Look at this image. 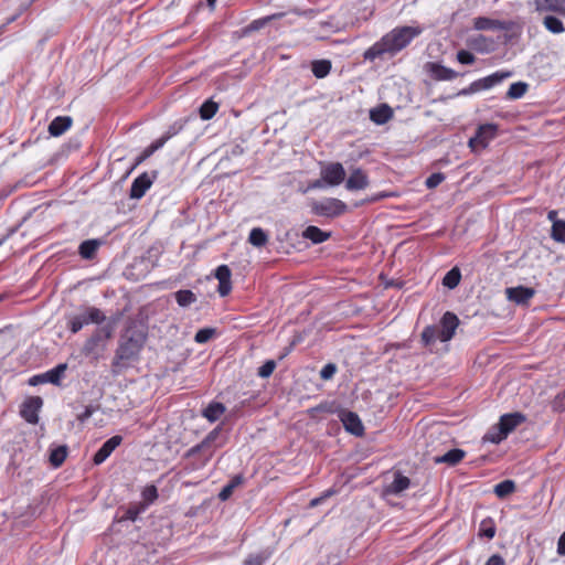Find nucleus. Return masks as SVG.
I'll use <instances>...</instances> for the list:
<instances>
[{
  "label": "nucleus",
  "mask_w": 565,
  "mask_h": 565,
  "mask_svg": "<svg viewBox=\"0 0 565 565\" xmlns=\"http://www.w3.org/2000/svg\"><path fill=\"white\" fill-rule=\"evenodd\" d=\"M422 32L423 29L420 26H397L369 47L363 56L365 60L373 62L384 54L394 55L405 49Z\"/></svg>",
  "instance_id": "f257e3e1"
},
{
  "label": "nucleus",
  "mask_w": 565,
  "mask_h": 565,
  "mask_svg": "<svg viewBox=\"0 0 565 565\" xmlns=\"http://www.w3.org/2000/svg\"><path fill=\"white\" fill-rule=\"evenodd\" d=\"M145 343V335L130 329L121 335L115 352L113 366H121L125 362L135 360Z\"/></svg>",
  "instance_id": "f03ea898"
},
{
  "label": "nucleus",
  "mask_w": 565,
  "mask_h": 565,
  "mask_svg": "<svg viewBox=\"0 0 565 565\" xmlns=\"http://www.w3.org/2000/svg\"><path fill=\"white\" fill-rule=\"evenodd\" d=\"M114 330V322L96 328L92 335L85 341L82 353L85 356L98 360L106 350L107 342L113 338Z\"/></svg>",
  "instance_id": "7ed1b4c3"
},
{
  "label": "nucleus",
  "mask_w": 565,
  "mask_h": 565,
  "mask_svg": "<svg viewBox=\"0 0 565 565\" xmlns=\"http://www.w3.org/2000/svg\"><path fill=\"white\" fill-rule=\"evenodd\" d=\"M106 320V316L102 310L95 307H83L81 311L68 318V329L73 333H77L84 326L89 323L100 324Z\"/></svg>",
  "instance_id": "20e7f679"
},
{
  "label": "nucleus",
  "mask_w": 565,
  "mask_h": 565,
  "mask_svg": "<svg viewBox=\"0 0 565 565\" xmlns=\"http://www.w3.org/2000/svg\"><path fill=\"white\" fill-rule=\"evenodd\" d=\"M511 76H512V72H510V71L495 72L489 76H486L483 78L472 82L468 87L462 88L457 95L466 96V95H471V94L478 93L480 90L490 89L493 86L500 84L505 78H509Z\"/></svg>",
  "instance_id": "39448f33"
},
{
  "label": "nucleus",
  "mask_w": 565,
  "mask_h": 565,
  "mask_svg": "<svg viewBox=\"0 0 565 565\" xmlns=\"http://www.w3.org/2000/svg\"><path fill=\"white\" fill-rule=\"evenodd\" d=\"M218 435H220V428H214L205 436V438L200 444L191 447L185 452V457L191 458V457H194L195 455L202 454L204 457V463H205L206 461H209L212 458V456L216 449V446L214 445V443L217 439Z\"/></svg>",
  "instance_id": "423d86ee"
},
{
  "label": "nucleus",
  "mask_w": 565,
  "mask_h": 565,
  "mask_svg": "<svg viewBox=\"0 0 565 565\" xmlns=\"http://www.w3.org/2000/svg\"><path fill=\"white\" fill-rule=\"evenodd\" d=\"M347 204L339 199L330 198L315 203L312 210L317 215L335 217L347 211Z\"/></svg>",
  "instance_id": "0eeeda50"
},
{
  "label": "nucleus",
  "mask_w": 565,
  "mask_h": 565,
  "mask_svg": "<svg viewBox=\"0 0 565 565\" xmlns=\"http://www.w3.org/2000/svg\"><path fill=\"white\" fill-rule=\"evenodd\" d=\"M497 126L493 124H484L478 127L476 135L469 139V147L472 150L483 149L489 141L495 137Z\"/></svg>",
  "instance_id": "6e6552de"
},
{
  "label": "nucleus",
  "mask_w": 565,
  "mask_h": 565,
  "mask_svg": "<svg viewBox=\"0 0 565 565\" xmlns=\"http://www.w3.org/2000/svg\"><path fill=\"white\" fill-rule=\"evenodd\" d=\"M67 370L66 363L57 364L55 367L49 370L45 373L34 375L30 379V385H38L42 383H51L56 386L61 385V381L65 375V371Z\"/></svg>",
  "instance_id": "1a4fd4ad"
},
{
  "label": "nucleus",
  "mask_w": 565,
  "mask_h": 565,
  "mask_svg": "<svg viewBox=\"0 0 565 565\" xmlns=\"http://www.w3.org/2000/svg\"><path fill=\"white\" fill-rule=\"evenodd\" d=\"M459 326L458 317L450 311L444 313L440 319V329H438V340L447 342L455 335L456 329Z\"/></svg>",
  "instance_id": "9d476101"
},
{
  "label": "nucleus",
  "mask_w": 565,
  "mask_h": 565,
  "mask_svg": "<svg viewBox=\"0 0 565 565\" xmlns=\"http://www.w3.org/2000/svg\"><path fill=\"white\" fill-rule=\"evenodd\" d=\"M156 178L157 171H153L152 175H149L147 172H143L139 177H137L130 186V198L136 200L141 199L147 192V190L151 186Z\"/></svg>",
  "instance_id": "9b49d317"
},
{
  "label": "nucleus",
  "mask_w": 565,
  "mask_h": 565,
  "mask_svg": "<svg viewBox=\"0 0 565 565\" xmlns=\"http://www.w3.org/2000/svg\"><path fill=\"white\" fill-rule=\"evenodd\" d=\"M43 405V401L40 396L29 397L21 406L20 415L30 424H36L39 422V411Z\"/></svg>",
  "instance_id": "f8f14e48"
},
{
  "label": "nucleus",
  "mask_w": 565,
  "mask_h": 565,
  "mask_svg": "<svg viewBox=\"0 0 565 565\" xmlns=\"http://www.w3.org/2000/svg\"><path fill=\"white\" fill-rule=\"evenodd\" d=\"M322 179L329 185H339L345 179V170L339 162L330 163L321 171Z\"/></svg>",
  "instance_id": "ddd939ff"
},
{
  "label": "nucleus",
  "mask_w": 565,
  "mask_h": 565,
  "mask_svg": "<svg viewBox=\"0 0 565 565\" xmlns=\"http://www.w3.org/2000/svg\"><path fill=\"white\" fill-rule=\"evenodd\" d=\"M472 22L473 29L477 31H508L511 29V24L509 22L491 19L488 17H477Z\"/></svg>",
  "instance_id": "4468645a"
},
{
  "label": "nucleus",
  "mask_w": 565,
  "mask_h": 565,
  "mask_svg": "<svg viewBox=\"0 0 565 565\" xmlns=\"http://www.w3.org/2000/svg\"><path fill=\"white\" fill-rule=\"evenodd\" d=\"M426 71L436 81H452L460 75L458 72L451 68L434 62L426 64Z\"/></svg>",
  "instance_id": "2eb2a0df"
},
{
  "label": "nucleus",
  "mask_w": 565,
  "mask_h": 565,
  "mask_svg": "<svg viewBox=\"0 0 565 565\" xmlns=\"http://www.w3.org/2000/svg\"><path fill=\"white\" fill-rule=\"evenodd\" d=\"M122 437L119 435L110 437L94 455L93 461L95 465L103 463L110 454L121 444Z\"/></svg>",
  "instance_id": "dca6fc26"
},
{
  "label": "nucleus",
  "mask_w": 565,
  "mask_h": 565,
  "mask_svg": "<svg viewBox=\"0 0 565 565\" xmlns=\"http://www.w3.org/2000/svg\"><path fill=\"white\" fill-rule=\"evenodd\" d=\"M369 183L367 174L361 168H355L347 179L345 188L349 191L364 190L369 186Z\"/></svg>",
  "instance_id": "f3484780"
},
{
  "label": "nucleus",
  "mask_w": 565,
  "mask_h": 565,
  "mask_svg": "<svg viewBox=\"0 0 565 565\" xmlns=\"http://www.w3.org/2000/svg\"><path fill=\"white\" fill-rule=\"evenodd\" d=\"M231 276L232 273L227 265H220L215 269V278L218 280L217 291L222 297L227 296L232 290Z\"/></svg>",
  "instance_id": "a211bd4d"
},
{
  "label": "nucleus",
  "mask_w": 565,
  "mask_h": 565,
  "mask_svg": "<svg viewBox=\"0 0 565 565\" xmlns=\"http://www.w3.org/2000/svg\"><path fill=\"white\" fill-rule=\"evenodd\" d=\"M525 420V416L521 413L505 414L500 417L499 426L501 428L500 434L507 436L513 431L520 424Z\"/></svg>",
  "instance_id": "6ab92c4d"
},
{
  "label": "nucleus",
  "mask_w": 565,
  "mask_h": 565,
  "mask_svg": "<svg viewBox=\"0 0 565 565\" xmlns=\"http://www.w3.org/2000/svg\"><path fill=\"white\" fill-rule=\"evenodd\" d=\"M341 420L347 431L352 435L360 437L364 434V426L358 414L353 412H345L343 413Z\"/></svg>",
  "instance_id": "aec40b11"
},
{
  "label": "nucleus",
  "mask_w": 565,
  "mask_h": 565,
  "mask_svg": "<svg viewBox=\"0 0 565 565\" xmlns=\"http://www.w3.org/2000/svg\"><path fill=\"white\" fill-rule=\"evenodd\" d=\"M533 6L536 12H555L565 17V0H534Z\"/></svg>",
  "instance_id": "412c9836"
},
{
  "label": "nucleus",
  "mask_w": 565,
  "mask_h": 565,
  "mask_svg": "<svg viewBox=\"0 0 565 565\" xmlns=\"http://www.w3.org/2000/svg\"><path fill=\"white\" fill-rule=\"evenodd\" d=\"M508 298L518 305L526 303L534 295L535 290L530 287L518 286L507 289Z\"/></svg>",
  "instance_id": "4be33fe9"
},
{
  "label": "nucleus",
  "mask_w": 565,
  "mask_h": 565,
  "mask_svg": "<svg viewBox=\"0 0 565 565\" xmlns=\"http://www.w3.org/2000/svg\"><path fill=\"white\" fill-rule=\"evenodd\" d=\"M466 456V452L462 449L454 448L443 456H436L433 458L435 463H446L450 467L458 465Z\"/></svg>",
  "instance_id": "5701e85b"
},
{
  "label": "nucleus",
  "mask_w": 565,
  "mask_h": 565,
  "mask_svg": "<svg viewBox=\"0 0 565 565\" xmlns=\"http://www.w3.org/2000/svg\"><path fill=\"white\" fill-rule=\"evenodd\" d=\"M468 44L479 53H490L494 49V42L482 34L469 39Z\"/></svg>",
  "instance_id": "b1692460"
},
{
  "label": "nucleus",
  "mask_w": 565,
  "mask_h": 565,
  "mask_svg": "<svg viewBox=\"0 0 565 565\" xmlns=\"http://www.w3.org/2000/svg\"><path fill=\"white\" fill-rule=\"evenodd\" d=\"M72 118L68 116H58L54 118L49 125V132L51 136L58 137L63 135L71 126Z\"/></svg>",
  "instance_id": "393cba45"
},
{
  "label": "nucleus",
  "mask_w": 565,
  "mask_h": 565,
  "mask_svg": "<svg viewBox=\"0 0 565 565\" xmlns=\"http://www.w3.org/2000/svg\"><path fill=\"white\" fill-rule=\"evenodd\" d=\"M392 117H393V110L386 104L380 105L379 107H376L370 111L371 120L377 125L386 124Z\"/></svg>",
  "instance_id": "a878e982"
},
{
  "label": "nucleus",
  "mask_w": 565,
  "mask_h": 565,
  "mask_svg": "<svg viewBox=\"0 0 565 565\" xmlns=\"http://www.w3.org/2000/svg\"><path fill=\"white\" fill-rule=\"evenodd\" d=\"M331 236L330 232H324L318 226L309 225L303 232L302 237L311 241L313 244L326 242Z\"/></svg>",
  "instance_id": "bb28decb"
},
{
  "label": "nucleus",
  "mask_w": 565,
  "mask_h": 565,
  "mask_svg": "<svg viewBox=\"0 0 565 565\" xmlns=\"http://www.w3.org/2000/svg\"><path fill=\"white\" fill-rule=\"evenodd\" d=\"M102 245L99 239H86L81 243L78 253L84 259H93Z\"/></svg>",
  "instance_id": "cd10ccee"
},
{
  "label": "nucleus",
  "mask_w": 565,
  "mask_h": 565,
  "mask_svg": "<svg viewBox=\"0 0 565 565\" xmlns=\"http://www.w3.org/2000/svg\"><path fill=\"white\" fill-rule=\"evenodd\" d=\"M411 486V480L408 477L403 476L402 473H395V478L393 482L386 488V492L390 494H399Z\"/></svg>",
  "instance_id": "c85d7f7f"
},
{
  "label": "nucleus",
  "mask_w": 565,
  "mask_h": 565,
  "mask_svg": "<svg viewBox=\"0 0 565 565\" xmlns=\"http://www.w3.org/2000/svg\"><path fill=\"white\" fill-rule=\"evenodd\" d=\"M243 482H244V477H243V475H236V476H234V477L230 480V482H228L226 486H224V487H223V489L220 491V493H218V499H220L221 501H226L227 499H230V498H231V495H232V493H233V491H234L237 487L242 486V484H243Z\"/></svg>",
  "instance_id": "c756f323"
},
{
  "label": "nucleus",
  "mask_w": 565,
  "mask_h": 565,
  "mask_svg": "<svg viewBox=\"0 0 565 565\" xmlns=\"http://www.w3.org/2000/svg\"><path fill=\"white\" fill-rule=\"evenodd\" d=\"M225 406L222 403L213 402L203 411V416L211 423L216 422L225 413Z\"/></svg>",
  "instance_id": "7c9ffc66"
},
{
  "label": "nucleus",
  "mask_w": 565,
  "mask_h": 565,
  "mask_svg": "<svg viewBox=\"0 0 565 565\" xmlns=\"http://www.w3.org/2000/svg\"><path fill=\"white\" fill-rule=\"evenodd\" d=\"M282 15H284V13H275L271 15H267V17L254 20L243 30V33L248 34L250 32L258 31V30L263 29L265 25H267L271 20L281 18Z\"/></svg>",
  "instance_id": "2f4dec72"
},
{
  "label": "nucleus",
  "mask_w": 565,
  "mask_h": 565,
  "mask_svg": "<svg viewBox=\"0 0 565 565\" xmlns=\"http://www.w3.org/2000/svg\"><path fill=\"white\" fill-rule=\"evenodd\" d=\"M329 60H316L311 63V71L317 78H324L331 71Z\"/></svg>",
  "instance_id": "473e14b6"
},
{
  "label": "nucleus",
  "mask_w": 565,
  "mask_h": 565,
  "mask_svg": "<svg viewBox=\"0 0 565 565\" xmlns=\"http://www.w3.org/2000/svg\"><path fill=\"white\" fill-rule=\"evenodd\" d=\"M248 242L256 247H263L268 242V235L260 227H254L249 232Z\"/></svg>",
  "instance_id": "72a5a7b5"
},
{
  "label": "nucleus",
  "mask_w": 565,
  "mask_h": 565,
  "mask_svg": "<svg viewBox=\"0 0 565 565\" xmlns=\"http://www.w3.org/2000/svg\"><path fill=\"white\" fill-rule=\"evenodd\" d=\"M543 25L553 34H559L565 31L563 22L554 15H546L543 19Z\"/></svg>",
  "instance_id": "f704fd0d"
},
{
  "label": "nucleus",
  "mask_w": 565,
  "mask_h": 565,
  "mask_svg": "<svg viewBox=\"0 0 565 565\" xmlns=\"http://www.w3.org/2000/svg\"><path fill=\"white\" fill-rule=\"evenodd\" d=\"M67 456V447L66 446H58L51 450L50 452V463L57 468L60 467L66 459Z\"/></svg>",
  "instance_id": "c9c22d12"
},
{
  "label": "nucleus",
  "mask_w": 565,
  "mask_h": 565,
  "mask_svg": "<svg viewBox=\"0 0 565 565\" xmlns=\"http://www.w3.org/2000/svg\"><path fill=\"white\" fill-rule=\"evenodd\" d=\"M461 279V273L459 268L454 267L443 278V285L449 289L456 288Z\"/></svg>",
  "instance_id": "e433bc0d"
},
{
  "label": "nucleus",
  "mask_w": 565,
  "mask_h": 565,
  "mask_svg": "<svg viewBox=\"0 0 565 565\" xmlns=\"http://www.w3.org/2000/svg\"><path fill=\"white\" fill-rule=\"evenodd\" d=\"M175 300L180 307H188L196 301V296L189 289H182L174 294Z\"/></svg>",
  "instance_id": "4c0bfd02"
},
{
  "label": "nucleus",
  "mask_w": 565,
  "mask_h": 565,
  "mask_svg": "<svg viewBox=\"0 0 565 565\" xmlns=\"http://www.w3.org/2000/svg\"><path fill=\"white\" fill-rule=\"evenodd\" d=\"M515 483L512 480H503L494 486V493L498 498L503 499L514 492Z\"/></svg>",
  "instance_id": "58836bf2"
},
{
  "label": "nucleus",
  "mask_w": 565,
  "mask_h": 565,
  "mask_svg": "<svg viewBox=\"0 0 565 565\" xmlns=\"http://www.w3.org/2000/svg\"><path fill=\"white\" fill-rule=\"evenodd\" d=\"M529 85L524 82H516L510 85L507 92V98L519 99L527 92Z\"/></svg>",
  "instance_id": "ea45409f"
},
{
  "label": "nucleus",
  "mask_w": 565,
  "mask_h": 565,
  "mask_svg": "<svg viewBox=\"0 0 565 565\" xmlns=\"http://www.w3.org/2000/svg\"><path fill=\"white\" fill-rule=\"evenodd\" d=\"M495 524L492 519L488 518L481 521L479 527V536L491 540L495 535Z\"/></svg>",
  "instance_id": "a19ab883"
},
{
  "label": "nucleus",
  "mask_w": 565,
  "mask_h": 565,
  "mask_svg": "<svg viewBox=\"0 0 565 565\" xmlns=\"http://www.w3.org/2000/svg\"><path fill=\"white\" fill-rule=\"evenodd\" d=\"M217 109H218V105L215 102L209 99V100L204 102L202 104V106L200 107V116L202 119L209 120L214 117Z\"/></svg>",
  "instance_id": "79ce46f5"
},
{
  "label": "nucleus",
  "mask_w": 565,
  "mask_h": 565,
  "mask_svg": "<svg viewBox=\"0 0 565 565\" xmlns=\"http://www.w3.org/2000/svg\"><path fill=\"white\" fill-rule=\"evenodd\" d=\"M551 236L556 242L565 243V221L556 220L553 222Z\"/></svg>",
  "instance_id": "37998d69"
},
{
  "label": "nucleus",
  "mask_w": 565,
  "mask_h": 565,
  "mask_svg": "<svg viewBox=\"0 0 565 565\" xmlns=\"http://www.w3.org/2000/svg\"><path fill=\"white\" fill-rule=\"evenodd\" d=\"M501 428L499 426V423L492 426L488 433L483 436V441H489L492 444H500L502 440L507 438V436H502L500 434Z\"/></svg>",
  "instance_id": "c03bdc74"
},
{
  "label": "nucleus",
  "mask_w": 565,
  "mask_h": 565,
  "mask_svg": "<svg viewBox=\"0 0 565 565\" xmlns=\"http://www.w3.org/2000/svg\"><path fill=\"white\" fill-rule=\"evenodd\" d=\"M438 328L435 326H427L422 332V341L425 345L434 343L438 339Z\"/></svg>",
  "instance_id": "a18cd8bd"
},
{
  "label": "nucleus",
  "mask_w": 565,
  "mask_h": 565,
  "mask_svg": "<svg viewBox=\"0 0 565 565\" xmlns=\"http://www.w3.org/2000/svg\"><path fill=\"white\" fill-rule=\"evenodd\" d=\"M141 497L143 499L142 504L150 505L158 499V489L154 484H149L143 488L141 492Z\"/></svg>",
  "instance_id": "49530a36"
},
{
  "label": "nucleus",
  "mask_w": 565,
  "mask_h": 565,
  "mask_svg": "<svg viewBox=\"0 0 565 565\" xmlns=\"http://www.w3.org/2000/svg\"><path fill=\"white\" fill-rule=\"evenodd\" d=\"M146 509H147V504H141V503H140V504H138V505H131V507H129V508L126 510V512H125V514H124V516H122V518H124L125 520H129V521H132V522H134V521H136V520H137V518L139 516V514H140L141 512H143Z\"/></svg>",
  "instance_id": "de8ad7c7"
},
{
  "label": "nucleus",
  "mask_w": 565,
  "mask_h": 565,
  "mask_svg": "<svg viewBox=\"0 0 565 565\" xmlns=\"http://www.w3.org/2000/svg\"><path fill=\"white\" fill-rule=\"evenodd\" d=\"M215 333V329L213 328H204L200 329L194 337L196 343H206L212 339Z\"/></svg>",
  "instance_id": "09e8293b"
},
{
  "label": "nucleus",
  "mask_w": 565,
  "mask_h": 565,
  "mask_svg": "<svg viewBox=\"0 0 565 565\" xmlns=\"http://www.w3.org/2000/svg\"><path fill=\"white\" fill-rule=\"evenodd\" d=\"M276 369V362L274 360L266 361L257 371V375L266 379L269 377Z\"/></svg>",
  "instance_id": "8fccbe9b"
},
{
  "label": "nucleus",
  "mask_w": 565,
  "mask_h": 565,
  "mask_svg": "<svg viewBox=\"0 0 565 565\" xmlns=\"http://www.w3.org/2000/svg\"><path fill=\"white\" fill-rule=\"evenodd\" d=\"M552 408L554 412H565V390L559 392L552 401Z\"/></svg>",
  "instance_id": "3c124183"
},
{
  "label": "nucleus",
  "mask_w": 565,
  "mask_h": 565,
  "mask_svg": "<svg viewBox=\"0 0 565 565\" xmlns=\"http://www.w3.org/2000/svg\"><path fill=\"white\" fill-rule=\"evenodd\" d=\"M267 559V555L265 553L249 554L244 559V565H264Z\"/></svg>",
  "instance_id": "603ef678"
},
{
  "label": "nucleus",
  "mask_w": 565,
  "mask_h": 565,
  "mask_svg": "<svg viewBox=\"0 0 565 565\" xmlns=\"http://www.w3.org/2000/svg\"><path fill=\"white\" fill-rule=\"evenodd\" d=\"M446 179L445 174L441 172H436L430 174L426 181L425 184L428 189H434L438 186L444 180Z\"/></svg>",
  "instance_id": "864d4df0"
},
{
  "label": "nucleus",
  "mask_w": 565,
  "mask_h": 565,
  "mask_svg": "<svg viewBox=\"0 0 565 565\" xmlns=\"http://www.w3.org/2000/svg\"><path fill=\"white\" fill-rule=\"evenodd\" d=\"M456 57L460 64H465V65L473 64L476 61V56L467 50L458 51Z\"/></svg>",
  "instance_id": "5fc2aeb1"
},
{
  "label": "nucleus",
  "mask_w": 565,
  "mask_h": 565,
  "mask_svg": "<svg viewBox=\"0 0 565 565\" xmlns=\"http://www.w3.org/2000/svg\"><path fill=\"white\" fill-rule=\"evenodd\" d=\"M337 372V366L333 363L326 364L321 371L320 376L322 380H330Z\"/></svg>",
  "instance_id": "6e6d98bb"
},
{
  "label": "nucleus",
  "mask_w": 565,
  "mask_h": 565,
  "mask_svg": "<svg viewBox=\"0 0 565 565\" xmlns=\"http://www.w3.org/2000/svg\"><path fill=\"white\" fill-rule=\"evenodd\" d=\"M97 408L98 407L94 405L85 406L84 412L77 415V419L81 423H85L97 411Z\"/></svg>",
  "instance_id": "4d7b16f0"
},
{
  "label": "nucleus",
  "mask_w": 565,
  "mask_h": 565,
  "mask_svg": "<svg viewBox=\"0 0 565 565\" xmlns=\"http://www.w3.org/2000/svg\"><path fill=\"white\" fill-rule=\"evenodd\" d=\"M484 565H505V562L501 555L494 554L489 557Z\"/></svg>",
  "instance_id": "13d9d810"
},
{
  "label": "nucleus",
  "mask_w": 565,
  "mask_h": 565,
  "mask_svg": "<svg viewBox=\"0 0 565 565\" xmlns=\"http://www.w3.org/2000/svg\"><path fill=\"white\" fill-rule=\"evenodd\" d=\"M557 554L559 556H565V532L562 533L557 541Z\"/></svg>",
  "instance_id": "bf43d9fd"
},
{
  "label": "nucleus",
  "mask_w": 565,
  "mask_h": 565,
  "mask_svg": "<svg viewBox=\"0 0 565 565\" xmlns=\"http://www.w3.org/2000/svg\"><path fill=\"white\" fill-rule=\"evenodd\" d=\"M171 136H172L171 134H168V135L157 139L156 141H153L152 145L156 147L157 150H159L170 139Z\"/></svg>",
  "instance_id": "052dcab7"
},
{
  "label": "nucleus",
  "mask_w": 565,
  "mask_h": 565,
  "mask_svg": "<svg viewBox=\"0 0 565 565\" xmlns=\"http://www.w3.org/2000/svg\"><path fill=\"white\" fill-rule=\"evenodd\" d=\"M149 157H151V153H150V152H148V150H147V149H145V150L142 151V153H141L139 157H137L136 162H135V164H134V168H136L137 166H139L141 162H143V161H145L146 159H148Z\"/></svg>",
  "instance_id": "680f3d73"
},
{
  "label": "nucleus",
  "mask_w": 565,
  "mask_h": 565,
  "mask_svg": "<svg viewBox=\"0 0 565 565\" xmlns=\"http://www.w3.org/2000/svg\"><path fill=\"white\" fill-rule=\"evenodd\" d=\"M329 494H330V493H329V492H327L324 495H321V497H319V498H315V499H312V500L310 501V507H311V508L317 507V505H318V504H320V502H321L324 498H327Z\"/></svg>",
  "instance_id": "e2e57ef3"
},
{
  "label": "nucleus",
  "mask_w": 565,
  "mask_h": 565,
  "mask_svg": "<svg viewBox=\"0 0 565 565\" xmlns=\"http://www.w3.org/2000/svg\"><path fill=\"white\" fill-rule=\"evenodd\" d=\"M148 152L151 153V156L157 151L156 147L151 143L147 148Z\"/></svg>",
  "instance_id": "0e129e2a"
},
{
  "label": "nucleus",
  "mask_w": 565,
  "mask_h": 565,
  "mask_svg": "<svg viewBox=\"0 0 565 565\" xmlns=\"http://www.w3.org/2000/svg\"><path fill=\"white\" fill-rule=\"evenodd\" d=\"M206 3L211 10H214L216 0H206Z\"/></svg>",
  "instance_id": "69168bd1"
},
{
  "label": "nucleus",
  "mask_w": 565,
  "mask_h": 565,
  "mask_svg": "<svg viewBox=\"0 0 565 565\" xmlns=\"http://www.w3.org/2000/svg\"><path fill=\"white\" fill-rule=\"evenodd\" d=\"M547 216H548V220H551L553 222L556 221L555 220L556 211H550Z\"/></svg>",
  "instance_id": "338daca9"
},
{
  "label": "nucleus",
  "mask_w": 565,
  "mask_h": 565,
  "mask_svg": "<svg viewBox=\"0 0 565 565\" xmlns=\"http://www.w3.org/2000/svg\"><path fill=\"white\" fill-rule=\"evenodd\" d=\"M243 152V149L239 147V146H236L234 149H233V153L234 154H239Z\"/></svg>",
  "instance_id": "774afa93"
}]
</instances>
